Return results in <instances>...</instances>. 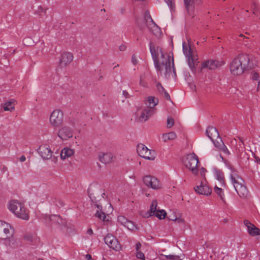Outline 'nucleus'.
Returning a JSON list of instances; mask_svg holds the SVG:
<instances>
[{
    "label": "nucleus",
    "mask_w": 260,
    "mask_h": 260,
    "mask_svg": "<svg viewBox=\"0 0 260 260\" xmlns=\"http://www.w3.org/2000/svg\"><path fill=\"white\" fill-rule=\"evenodd\" d=\"M223 63L222 61L214 60H208L202 64L203 68H208L210 70H215Z\"/></svg>",
    "instance_id": "obj_20"
},
{
    "label": "nucleus",
    "mask_w": 260,
    "mask_h": 260,
    "mask_svg": "<svg viewBox=\"0 0 260 260\" xmlns=\"http://www.w3.org/2000/svg\"><path fill=\"white\" fill-rule=\"evenodd\" d=\"M178 215L176 211H171V213L169 214L168 218L172 221H175V219H177V217Z\"/></svg>",
    "instance_id": "obj_38"
},
{
    "label": "nucleus",
    "mask_w": 260,
    "mask_h": 260,
    "mask_svg": "<svg viewBox=\"0 0 260 260\" xmlns=\"http://www.w3.org/2000/svg\"><path fill=\"white\" fill-rule=\"evenodd\" d=\"M117 221L129 230L135 231L139 229V228L133 221L128 220L123 216H118Z\"/></svg>",
    "instance_id": "obj_13"
},
{
    "label": "nucleus",
    "mask_w": 260,
    "mask_h": 260,
    "mask_svg": "<svg viewBox=\"0 0 260 260\" xmlns=\"http://www.w3.org/2000/svg\"><path fill=\"white\" fill-rule=\"evenodd\" d=\"M0 169L3 173L8 171V168L5 166H1Z\"/></svg>",
    "instance_id": "obj_50"
},
{
    "label": "nucleus",
    "mask_w": 260,
    "mask_h": 260,
    "mask_svg": "<svg viewBox=\"0 0 260 260\" xmlns=\"http://www.w3.org/2000/svg\"><path fill=\"white\" fill-rule=\"evenodd\" d=\"M221 143H218L219 145L214 143V145L216 147L219 148L221 149L224 153L226 154H229L230 152L227 148V147L225 146L224 143L222 142L221 140H220Z\"/></svg>",
    "instance_id": "obj_36"
},
{
    "label": "nucleus",
    "mask_w": 260,
    "mask_h": 260,
    "mask_svg": "<svg viewBox=\"0 0 260 260\" xmlns=\"http://www.w3.org/2000/svg\"><path fill=\"white\" fill-rule=\"evenodd\" d=\"M184 3L188 13L191 15V11L192 10V5L193 2H199L201 0H183Z\"/></svg>",
    "instance_id": "obj_32"
},
{
    "label": "nucleus",
    "mask_w": 260,
    "mask_h": 260,
    "mask_svg": "<svg viewBox=\"0 0 260 260\" xmlns=\"http://www.w3.org/2000/svg\"><path fill=\"white\" fill-rule=\"evenodd\" d=\"M162 256L166 257L167 259L169 260H178L179 259V256L177 255L174 254H169V255H162Z\"/></svg>",
    "instance_id": "obj_39"
},
{
    "label": "nucleus",
    "mask_w": 260,
    "mask_h": 260,
    "mask_svg": "<svg viewBox=\"0 0 260 260\" xmlns=\"http://www.w3.org/2000/svg\"><path fill=\"white\" fill-rule=\"evenodd\" d=\"M222 187L219 186L216 183L215 184L214 187V191L218 196V197L220 198V199L224 203L225 202V196L224 193V191L223 189L221 188Z\"/></svg>",
    "instance_id": "obj_26"
},
{
    "label": "nucleus",
    "mask_w": 260,
    "mask_h": 260,
    "mask_svg": "<svg viewBox=\"0 0 260 260\" xmlns=\"http://www.w3.org/2000/svg\"><path fill=\"white\" fill-rule=\"evenodd\" d=\"M105 243L109 247L115 250H119L120 249V245L118 240L114 236L111 234H108L104 238Z\"/></svg>",
    "instance_id": "obj_11"
},
{
    "label": "nucleus",
    "mask_w": 260,
    "mask_h": 260,
    "mask_svg": "<svg viewBox=\"0 0 260 260\" xmlns=\"http://www.w3.org/2000/svg\"><path fill=\"white\" fill-rule=\"evenodd\" d=\"M206 172V170L204 168H201V169L200 170V174L203 177H204L205 176Z\"/></svg>",
    "instance_id": "obj_47"
},
{
    "label": "nucleus",
    "mask_w": 260,
    "mask_h": 260,
    "mask_svg": "<svg viewBox=\"0 0 260 260\" xmlns=\"http://www.w3.org/2000/svg\"><path fill=\"white\" fill-rule=\"evenodd\" d=\"M119 66V64H117L116 66H115L114 67V69H115V68Z\"/></svg>",
    "instance_id": "obj_59"
},
{
    "label": "nucleus",
    "mask_w": 260,
    "mask_h": 260,
    "mask_svg": "<svg viewBox=\"0 0 260 260\" xmlns=\"http://www.w3.org/2000/svg\"><path fill=\"white\" fill-rule=\"evenodd\" d=\"M148 148L143 144H139L137 146V152L140 156L144 157Z\"/></svg>",
    "instance_id": "obj_30"
},
{
    "label": "nucleus",
    "mask_w": 260,
    "mask_h": 260,
    "mask_svg": "<svg viewBox=\"0 0 260 260\" xmlns=\"http://www.w3.org/2000/svg\"><path fill=\"white\" fill-rule=\"evenodd\" d=\"M85 258L87 260H92L91 255L89 254L86 255Z\"/></svg>",
    "instance_id": "obj_55"
},
{
    "label": "nucleus",
    "mask_w": 260,
    "mask_h": 260,
    "mask_svg": "<svg viewBox=\"0 0 260 260\" xmlns=\"http://www.w3.org/2000/svg\"><path fill=\"white\" fill-rule=\"evenodd\" d=\"M206 135L214 143H215L214 141V138L219 137L218 131L215 127L213 126H209L207 128Z\"/></svg>",
    "instance_id": "obj_21"
},
{
    "label": "nucleus",
    "mask_w": 260,
    "mask_h": 260,
    "mask_svg": "<svg viewBox=\"0 0 260 260\" xmlns=\"http://www.w3.org/2000/svg\"><path fill=\"white\" fill-rule=\"evenodd\" d=\"M38 152L44 159H49L51 158L52 151L47 145H42L38 149Z\"/></svg>",
    "instance_id": "obj_14"
},
{
    "label": "nucleus",
    "mask_w": 260,
    "mask_h": 260,
    "mask_svg": "<svg viewBox=\"0 0 260 260\" xmlns=\"http://www.w3.org/2000/svg\"><path fill=\"white\" fill-rule=\"evenodd\" d=\"M4 244L9 252L15 250L20 246V242L18 239L15 238L13 235L8 236L4 239Z\"/></svg>",
    "instance_id": "obj_9"
},
{
    "label": "nucleus",
    "mask_w": 260,
    "mask_h": 260,
    "mask_svg": "<svg viewBox=\"0 0 260 260\" xmlns=\"http://www.w3.org/2000/svg\"><path fill=\"white\" fill-rule=\"evenodd\" d=\"M199 164V160L197 155L191 154L187 155L184 164L186 168L190 169L192 173L195 175L197 174L198 170L197 167Z\"/></svg>",
    "instance_id": "obj_7"
},
{
    "label": "nucleus",
    "mask_w": 260,
    "mask_h": 260,
    "mask_svg": "<svg viewBox=\"0 0 260 260\" xmlns=\"http://www.w3.org/2000/svg\"><path fill=\"white\" fill-rule=\"evenodd\" d=\"M174 121L173 118L171 117H168L167 119V127L170 128L174 125Z\"/></svg>",
    "instance_id": "obj_40"
},
{
    "label": "nucleus",
    "mask_w": 260,
    "mask_h": 260,
    "mask_svg": "<svg viewBox=\"0 0 260 260\" xmlns=\"http://www.w3.org/2000/svg\"><path fill=\"white\" fill-rule=\"evenodd\" d=\"M214 176L216 179L218 181L217 184L219 186H225V180L223 173L220 170H217L214 171Z\"/></svg>",
    "instance_id": "obj_23"
},
{
    "label": "nucleus",
    "mask_w": 260,
    "mask_h": 260,
    "mask_svg": "<svg viewBox=\"0 0 260 260\" xmlns=\"http://www.w3.org/2000/svg\"><path fill=\"white\" fill-rule=\"evenodd\" d=\"M126 46L124 45H121L119 46V50L121 51H123L125 50Z\"/></svg>",
    "instance_id": "obj_52"
},
{
    "label": "nucleus",
    "mask_w": 260,
    "mask_h": 260,
    "mask_svg": "<svg viewBox=\"0 0 260 260\" xmlns=\"http://www.w3.org/2000/svg\"><path fill=\"white\" fill-rule=\"evenodd\" d=\"M164 96V97L167 99V100H170V96L169 94V93L167 92L166 90H165L164 92H163V94H162Z\"/></svg>",
    "instance_id": "obj_48"
},
{
    "label": "nucleus",
    "mask_w": 260,
    "mask_h": 260,
    "mask_svg": "<svg viewBox=\"0 0 260 260\" xmlns=\"http://www.w3.org/2000/svg\"><path fill=\"white\" fill-rule=\"evenodd\" d=\"M112 158L113 154L111 153H101L99 154L100 161L104 164L110 162Z\"/></svg>",
    "instance_id": "obj_24"
},
{
    "label": "nucleus",
    "mask_w": 260,
    "mask_h": 260,
    "mask_svg": "<svg viewBox=\"0 0 260 260\" xmlns=\"http://www.w3.org/2000/svg\"><path fill=\"white\" fill-rule=\"evenodd\" d=\"M249 57L247 54H240L235 57L230 64V71L233 75L242 74L249 64Z\"/></svg>",
    "instance_id": "obj_2"
},
{
    "label": "nucleus",
    "mask_w": 260,
    "mask_h": 260,
    "mask_svg": "<svg viewBox=\"0 0 260 260\" xmlns=\"http://www.w3.org/2000/svg\"><path fill=\"white\" fill-rule=\"evenodd\" d=\"M48 219V220L50 222H53L54 223H57L59 224H63L62 219L59 215H52L48 217L46 216V219Z\"/></svg>",
    "instance_id": "obj_31"
},
{
    "label": "nucleus",
    "mask_w": 260,
    "mask_h": 260,
    "mask_svg": "<svg viewBox=\"0 0 260 260\" xmlns=\"http://www.w3.org/2000/svg\"><path fill=\"white\" fill-rule=\"evenodd\" d=\"M157 206V202L156 200H153L150 205L149 211L145 213L144 214H143V212H141L140 215L145 218L154 215L155 213L156 212Z\"/></svg>",
    "instance_id": "obj_22"
},
{
    "label": "nucleus",
    "mask_w": 260,
    "mask_h": 260,
    "mask_svg": "<svg viewBox=\"0 0 260 260\" xmlns=\"http://www.w3.org/2000/svg\"><path fill=\"white\" fill-rule=\"evenodd\" d=\"M158 100L157 98L150 96L147 98L145 104L148 109H154V107L158 104Z\"/></svg>",
    "instance_id": "obj_25"
},
{
    "label": "nucleus",
    "mask_w": 260,
    "mask_h": 260,
    "mask_svg": "<svg viewBox=\"0 0 260 260\" xmlns=\"http://www.w3.org/2000/svg\"><path fill=\"white\" fill-rule=\"evenodd\" d=\"M142 246V244L140 242H138L136 244V251H140V249Z\"/></svg>",
    "instance_id": "obj_49"
},
{
    "label": "nucleus",
    "mask_w": 260,
    "mask_h": 260,
    "mask_svg": "<svg viewBox=\"0 0 260 260\" xmlns=\"http://www.w3.org/2000/svg\"><path fill=\"white\" fill-rule=\"evenodd\" d=\"M250 79L253 82L257 83V90L260 87V74L255 71H252L250 74Z\"/></svg>",
    "instance_id": "obj_29"
},
{
    "label": "nucleus",
    "mask_w": 260,
    "mask_h": 260,
    "mask_svg": "<svg viewBox=\"0 0 260 260\" xmlns=\"http://www.w3.org/2000/svg\"><path fill=\"white\" fill-rule=\"evenodd\" d=\"M144 183L148 187L153 189H157L160 187V184L158 180L155 177L150 176H146L143 178Z\"/></svg>",
    "instance_id": "obj_10"
},
{
    "label": "nucleus",
    "mask_w": 260,
    "mask_h": 260,
    "mask_svg": "<svg viewBox=\"0 0 260 260\" xmlns=\"http://www.w3.org/2000/svg\"><path fill=\"white\" fill-rule=\"evenodd\" d=\"M26 160V157L24 155H22L20 158H19V160L21 162H24V161H25Z\"/></svg>",
    "instance_id": "obj_53"
},
{
    "label": "nucleus",
    "mask_w": 260,
    "mask_h": 260,
    "mask_svg": "<svg viewBox=\"0 0 260 260\" xmlns=\"http://www.w3.org/2000/svg\"><path fill=\"white\" fill-rule=\"evenodd\" d=\"M239 37L243 38V43L244 45L248 48H250L252 45L251 40L247 37H245L243 34H240Z\"/></svg>",
    "instance_id": "obj_35"
},
{
    "label": "nucleus",
    "mask_w": 260,
    "mask_h": 260,
    "mask_svg": "<svg viewBox=\"0 0 260 260\" xmlns=\"http://www.w3.org/2000/svg\"><path fill=\"white\" fill-rule=\"evenodd\" d=\"M63 121V113L61 110L56 109L51 112L49 117V122L52 127L56 128L60 126Z\"/></svg>",
    "instance_id": "obj_6"
},
{
    "label": "nucleus",
    "mask_w": 260,
    "mask_h": 260,
    "mask_svg": "<svg viewBox=\"0 0 260 260\" xmlns=\"http://www.w3.org/2000/svg\"><path fill=\"white\" fill-rule=\"evenodd\" d=\"M135 1H139V2H143L145 0H135Z\"/></svg>",
    "instance_id": "obj_58"
},
{
    "label": "nucleus",
    "mask_w": 260,
    "mask_h": 260,
    "mask_svg": "<svg viewBox=\"0 0 260 260\" xmlns=\"http://www.w3.org/2000/svg\"><path fill=\"white\" fill-rule=\"evenodd\" d=\"M176 137V134L174 132H170L164 134L162 136V139L164 142H166L170 140H175Z\"/></svg>",
    "instance_id": "obj_33"
},
{
    "label": "nucleus",
    "mask_w": 260,
    "mask_h": 260,
    "mask_svg": "<svg viewBox=\"0 0 260 260\" xmlns=\"http://www.w3.org/2000/svg\"><path fill=\"white\" fill-rule=\"evenodd\" d=\"M87 233L88 235H92L93 234V231L91 229H89L87 230Z\"/></svg>",
    "instance_id": "obj_56"
},
{
    "label": "nucleus",
    "mask_w": 260,
    "mask_h": 260,
    "mask_svg": "<svg viewBox=\"0 0 260 260\" xmlns=\"http://www.w3.org/2000/svg\"><path fill=\"white\" fill-rule=\"evenodd\" d=\"M182 47L183 52L186 57L188 64L191 70L193 71L195 69V66L199 62L198 56L193 53L190 46L185 42L182 43Z\"/></svg>",
    "instance_id": "obj_5"
},
{
    "label": "nucleus",
    "mask_w": 260,
    "mask_h": 260,
    "mask_svg": "<svg viewBox=\"0 0 260 260\" xmlns=\"http://www.w3.org/2000/svg\"><path fill=\"white\" fill-rule=\"evenodd\" d=\"M14 229L11 225L4 221L0 220V239L4 240L8 236L13 235Z\"/></svg>",
    "instance_id": "obj_8"
},
{
    "label": "nucleus",
    "mask_w": 260,
    "mask_h": 260,
    "mask_svg": "<svg viewBox=\"0 0 260 260\" xmlns=\"http://www.w3.org/2000/svg\"><path fill=\"white\" fill-rule=\"evenodd\" d=\"M149 48L151 54V56L152 59L154 61V64L155 68L157 71L161 72L162 71V67H164L166 70V73H170L171 72V66H172L173 71L174 74L175 75V71L174 69V64L173 58H172V62L171 63L170 58L169 57L168 59L164 62L162 61L161 63L159 61V56L162 58H165V55L163 54L162 52V49L159 46H156L154 45L152 42L149 43Z\"/></svg>",
    "instance_id": "obj_1"
},
{
    "label": "nucleus",
    "mask_w": 260,
    "mask_h": 260,
    "mask_svg": "<svg viewBox=\"0 0 260 260\" xmlns=\"http://www.w3.org/2000/svg\"><path fill=\"white\" fill-rule=\"evenodd\" d=\"M74 151L73 149L69 148H64L60 153V157L62 159H65L73 155Z\"/></svg>",
    "instance_id": "obj_27"
},
{
    "label": "nucleus",
    "mask_w": 260,
    "mask_h": 260,
    "mask_svg": "<svg viewBox=\"0 0 260 260\" xmlns=\"http://www.w3.org/2000/svg\"><path fill=\"white\" fill-rule=\"evenodd\" d=\"M156 87L158 91L161 94H162L163 92L166 90L160 83H157Z\"/></svg>",
    "instance_id": "obj_42"
},
{
    "label": "nucleus",
    "mask_w": 260,
    "mask_h": 260,
    "mask_svg": "<svg viewBox=\"0 0 260 260\" xmlns=\"http://www.w3.org/2000/svg\"><path fill=\"white\" fill-rule=\"evenodd\" d=\"M174 221L177 222L178 223H184V220L180 217H177V219H175Z\"/></svg>",
    "instance_id": "obj_46"
},
{
    "label": "nucleus",
    "mask_w": 260,
    "mask_h": 260,
    "mask_svg": "<svg viewBox=\"0 0 260 260\" xmlns=\"http://www.w3.org/2000/svg\"><path fill=\"white\" fill-rule=\"evenodd\" d=\"M46 10L44 9L42 6H39L38 8V10L36 11V13L39 15H41L42 14H45Z\"/></svg>",
    "instance_id": "obj_44"
},
{
    "label": "nucleus",
    "mask_w": 260,
    "mask_h": 260,
    "mask_svg": "<svg viewBox=\"0 0 260 260\" xmlns=\"http://www.w3.org/2000/svg\"><path fill=\"white\" fill-rule=\"evenodd\" d=\"M230 178L231 182L239 196L242 199L247 198L249 194L244 180L235 173L231 174Z\"/></svg>",
    "instance_id": "obj_3"
},
{
    "label": "nucleus",
    "mask_w": 260,
    "mask_h": 260,
    "mask_svg": "<svg viewBox=\"0 0 260 260\" xmlns=\"http://www.w3.org/2000/svg\"><path fill=\"white\" fill-rule=\"evenodd\" d=\"M58 137L62 140H67L73 136V130L67 126H64L59 131Z\"/></svg>",
    "instance_id": "obj_16"
},
{
    "label": "nucleus",
    "mask_w": 260,
    "mask_h": 260,
    "mask_svg": "<svg viewBox=\"0 0 260 260\" xmlns=\"http://www.w3.org/2000/svg\"><path fill=\"white\" fill-rule=\"evenodd\" d=\"M123 94L124 95V96L126 98H127L129 97V94H128V92L125 90L123 91Z\"/></svg>",
    "instance_id": "obj_54"
},
{
    "label": "nucleus",
    "mask_w": 260,
    "mask_h": 260,
    "mask_svg": "<svg viewBox=\"0 0 260 260\" xmlns=\"http://www.w3.org/2000/svg\"><path fill=\"white\" fill-rule=\"evenodd\" d=\"M173 1L174 0H165L166 3L167 4V5H168L169 7L171 9H172L173 8V6H174Z\"/></svg>",
    "instance_id": "obj_45"
},
{
    "label": "nucleus",
    "mask_w": 260,
    "mask_h": 260,
    "mask_svg": "<svg viewBox=\"0 0 260 260\" xmlns=\"http://www.w3.org/2000/svg\"><path fill=\"white\" fill-rule=\"evenodd\" d=\"M9 209L18 218L25 220H28V211L23 204L17 201H11L9 203Z\"/></svg>",
    "instance_id": "obj_4"
},
{
    "label": "nucleus",
    "mask_w": 260,
    "mask_h": 260,
    "mask_svg": "<svg viewBox=\"0 0 260 260\" xmlns=\"http://www.w3.org/2000/svg\"><path fill=\"white\" fill-rule=\"evenodd\" d=\"M154 214L160 219H164L167 215V213L164 210H157Z\"/></svg>",
    "instance_id": "obj_37"
},
{
    "label": "nucleus",
    "mask_w": 260,
    "mask_h": 260,
    "mask_svg": "<svg viewBox=\"0 0 260 260\" xmlns=\"http://www.w3.org/2000/svg\"><path fill=\"white\" fill-rule=\"evenodd\" d=\"M194 190L197 193L203 195L208 196L211 193V189L203 182L194 187Z\"/></svg>",
    "instance_id": "obj_17"
},
{
    "label": "nucleus",
    "mask_w": 260,
    "mask_h": 260,
    "mask_svg": "<svg viewBox=\"0 0 260 260\" xmlns=\"http://www.w3.org/2000/svg\"><path fill=\"white\" fill-rule=\"evenodd\" d=\"M239 139L240 140V144H239V145L240 146L241 144L243 145L244 144L243 139L241 137L239 138Z\"/></svg>",
    "instance_id": "obj_57"
},
{
    "label": "nucleus",
    "mask_w": 260,
    "mask_h": 260,
    "mask_svg": "<svg viewBox=\"0 0 260 260\" xmlns=\"http://www.w3.org/2000/svg\"><path fill=\"white\" fill-rule=\"evenodd\" d=\"M145 156L144 158L150 160H153L156 157V153L155 151L153 150H151L149 149H147V152L146 154H145Z\"/></svg>",
    "instance_id": "obj_34"
},
{
    "label": "nucleus",
    "mask_w": 260,
    "mask_h": 260,
    "mask_svg": "<svg viewBox=\"0 0 260 260\" xmlns=\"http://www.w3.org/2000/svg\"><path fill=\"white\" fill-rule=\"evenodd\" d=\"M73 59V56L70 52H64L62 54L59 59V63L61 67H66Z\"/></svg>",
    "instance_id": "obj_19"
},
{
    "label": "nucleus",
    "mask_w": 260,
    "mask_h": 260,
    "mask_svg": "<svg viewBox=\"0 0 260 260\" xmlns=\"http://www.w3.org/2000/svg\"><path fill=\"white\" fill-rule=\"evenodd\" d=\"M136 254L138 258L141 259L142 260H145V256L142 252L140 251H136Z\"/></svg>",
    "instance_id": "obj_41"
},
{
    "label": "nucleus",
    "mask_w": 260,
    "mask_h": 260,
    "mask_svg": "<svg viewBox=\"0 0 260 260\" xmlns=\"http://www.w3.org/2000/svg\"><path fill=\"white\" fill-rule=\"evenodd\" d=\"M132 61L134 64H136L138 62L137 59L135 56H133L132 57Z\"/></svg>",
    "instance_id": "obj_51"
},
{
    "label": "nucleus",
    "mask_w": 260,
    "mask_h": 260,
    "mask_svg": "<svg viewBox=\"0 0 260 260\" xmlns=\"http://www.w3.org/2000/svg\"><path fill=\"white\" fill-rule=\"evenodd\" d=\"M154 109L145 108L141 111H138L137 115L139 116L140 121H145L154 113Z\"/></svg>",
    "instance_id": "obj_15"
},
{
    "label": "nucleus",
    "mask_w": 260,
    "mask_h": 260,
    "mask_svg": "<svg viewBox=\"0 0 260 260\" xmlns=\"http://www.w3.org/2000/svg\"><path fill=\"white\" fill-rule=\"evenodd\" d=\"M244 224L247 227L248 233L251 236H254L260 235V230L248 220H244Z\"/></svg>",
    "instance_id": "obj_18"
},
{
    "label": "nucleus",
    "mask_w": 260,
    "mask_h": 260,
    "mask_svg": "<svg viewBox=\"0 0 260 260\" xmlns=\"http://www.w3.org/2000/svg\"><path fill=\"white\" fill-rule=\"evenodd\" d=\"M89 196L92 202H95V206L97 207L98 210H96L95 216L98 217L103 221L107 222L108 219H106V215L104 212L102 211V206L98 204L96 202V198L94 196L93 194L89 192Z\"/></svg>",
    "instance_id": "obj_12"
},
{
    "label": "nucleus",
    "mask_w": 260,
    "mask_h": 260,
    "mask_svg": "<svg viewBox=\"0 0 260 260\" xmlns=\"http://www.w3.org/2000/svg\"><path fill=\"white\" fill-rule=\"evenodd\" d=\"M15 101L11 100L6 102L3 105V108L6 111H12L15 109Z\"/></svg>",
    "instance_id": "obj_28"
},
{
    "label": "nucleus",
    "mask_w": 260,
    "mask_h": 260,
    "mask_svg": "<svg viewBox=\"0 0 260 260\" xmlns=\"http://www.w3.org/2000/svg\"><path fill=\"white\" fill-rule=\"evenodd\" d=\"M145 19L147 20L148 19H150V21L152 23V24L154 25V27H156V28L157 29H158V27L156 25V24L154 22L153 19H152L150 14L149 13H146V14H145Z\"/></svg>",
    "instance_id": "obj_43"
}]
</instances>
